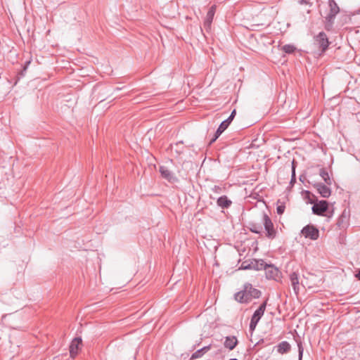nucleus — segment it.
Segmentation results:
<instances>
[{"label": "nucleus", "instance_id": "1", "mask_svg": "<svg viewBox=\"0 0 360 360\" xmlns=\"http://www.w3.org/2000/svg\"><path fill=\"white\" fill-rule=\"evenodd\" d=\"M260 295L259 290L252 288L250 283H246L243 290L235 294V299L240 303H248L252 299L259 298Z\"/></svg>", "mask_w": 360, "mask_h": 360}, {"label": "nucleus", "instance_id": "27", "mask_svg": "<svg viewBox=\"0 0 360 360\" xmlns=\"http://www.w3.org/2000/svg\"><path fill=\"white\" fill-rule=\"evenodd\" d=\"M299 347V359L300 360L302 359V353H303V349L300 345H298Z\"/></svg>", "mask_w": 360, "mask_h": 360}, {"label": "nucleus", "instance_id": "11", "mask_svg": "<svg viewBox=\"0 0 360 360\" xmlns=\"http://www.w3.org/2000/svg\"><path fill=\"white\" fill-rule=\"evenodd\" d=\"M215 6H212L209 9L204 22V26L207 30H210L211 28V24L213 20Z\"/></svg>", "mask_w": 360, "mask_h": 360}, {"label": "nucleus", "instance_id": "14", "mask_svg": "<svg viewBox=\"0 0 360 360\" xmlns=\"http://www.w3.org/2000/svg\"><path fill=\"white\" fill-rule=\"evenodd\" d=\"M290 279L291 282V285L292 286L293 290L296 295L298 294L300 287H299V278L297 273L293 272L290 276Z\"/></svg>", "mask_w": 360, "mask_h": 360}, {"label": "nucleus", "instance_id": "6", "mask_svg": "<svg viewBox=\"0 0 360 360\" xmlns=\"http://www.w3.org/2000/svg\"><path fill=\"white\" fill-rule=\"evenodd\" d=\"M159 172H160L161 176L169 182L174 183L176 182L178 180L174 174L165 165L160 167Z\"/></svg>", "mask_w": 360, "mask_h": 360}, {"label": "nucleus", "instance_id": "9", "mask_svg": "<svg viewBox=\"0 0 360 360\" xmlns=\"http://www.w3.org/2000/svg\"><path fill=\"white\" fill-rule=\"evenodd\" d=\"M314 187L323 198H328L331 194V191L329 187L323 184L317 183L314 185Z\"/></svg>", "mask_w": 360, "mask_h": 360}, {"label": "nucleus", "instance_id": "15", "mask_svg": "<svg viewBox=\"0 0 360 360\" xmlns=\"http://www.w3.org/2000/svg\"><path fill=\"white\" fill-rule=\"evenodd\" d=\"M229 124L226 120L223 121L217 129L214 138L211 140L210 143L214 142L218 137L226 129Z\"/></svg>", "mask_w": 360, "mask_h": 360}, {"label": "nucleus", "instance_id": "30", "mask_svg": "<svg viewBox=\"0 0 360 360\" xmlns=\"http://www.w3.org/2000/svg\"><path fill=\"white\" fill-rule=\"evenodd\" d=\"M214 190H215L217 192H218V190H220V188L219 186H214Z\"/></svg>", "mask_w": 360, "mask_h": 360}, {"label": "nucleus", "instance_id": "24", "mask_svg": "<svg viewBox=\"0 0 360 360\" xmlns=\"http://www.w3.org/2000/svg\"><path fill=\"white\" fill-rule=\"evenodd\" d=\"M236 115V110H233L232 111V112L231 113L230 116L226 119L225 120L226 122H228V124H230V123L231 122V121L233 120L234 117Z\"/></svg>", "mask_w": 360, "mask_h": 360}, {"label": "nucleus", "instance_id": "8", "mask_svg": "<svg viewBox=\"0 0 360 360\" xmlns=\"http://www.w3.org/2000/svg\"><path fill=\"white\" fill-rule=\"evenodd\" d=\"M82 345V339L80 338H75L70 345V356L74 358L78 353Z\"/></svg>", "mask_w": 360, "mask_h": 360}, {"label": "nucleus", "instance_id": "2", "mask_svg": "<svg viewBox=\"0 0 360 360\" xmlns=\"http://www.w3.org/2000/svg\"><path fill=\"white\" fill-rule=\"evenodd\" d=\"M262 221L264 224V228L266 232V236L269 238H274L276 234V231L274 227V224L269 217V216L266 214H263Z\"/></svg>", "mask_w": 360, "mask_h": 360}, {"label": "nucleus", "instance_id": "7", "mask_svg": "<svg viewBox=\"0 0 360 360\" xmlns=\"http://www.w3.org/2000/svg\"><path fill=\"white\" fill-rule=\"evenodd\" d=\"M328 209V202L326 200H320L315 203L312 207V211L314 214L318 215H323V214Z\"/></svg>", "mask_w": 360, "mask_h": 360}, {"label": "nucleus", "instance_id": "23", "mask_svg": "<svg viewBox=\"0 0 360 360\" xmlns=\"http://www.w3.org/2000/svg\"><path fill=\"white\" fill-rule=\"evenodd\" d=\"M251 231L256 233H260L262 231V228L261 226L254 225L251 229Z\"/></svg>", "mask_w": 360, "mask_h": 360}, {"label": "nucleus", "instance_id": "12", "mask_svg": "<svg viewBox=\"0 0 360 360\" xmlns=\"http://www.w3.org/2000/svg\"><path fill=\"white\" fill-rule=\"evenodd\" d=\"M266 302L265 301L254 312L251 319H252L253 321H255L256 322H259V321L260 320L261 317L263 316V314L264 313V311H265V309H266Z\"/></svg>", "mask_w": 360, "mask_h": 360}, {"label": "nucleus", "instance_id": "26", "mask_svg": "<svg viewBox=\"0 0 360 360\" xmlns=\"http://www.w3.org/2000/svg\"><path fill=\"white\" fill-rule=\"evenodd\" d=\"M257 323L258 322H256V321H253L252 319H251V321L250 323V329L251 330H254L257 326Z\"/></svg>", "mask_w": 360, "mask_h": 360}, {"label": "nucleus", "instance_id": "5", "mask_svg": "<svg viewBox=\"0 0 360 360\" xmlns=\"http://www.w3.org/2000/svg\"><path fill=\"white\" fill-rule=\"evenodd\" d=\"M266 276L268 279L277 280L281 277V272L274 265L266 264L264 268Z\"/></svg>", "mask_w": 360, "mask_h": 360}, {"label": "nucleus", "instance_id": "22", "mask_svg": "<svg viewBox=\"0 0 360 360\" xmlns=\"http://www.w3.org/2000/svg\"><path fill=\"white\" fill-rule=\"evenodd\" d=\"M240 269H252V260L250 262L245 261L242 263Z\"/></svg>", "mask_w": 360, "mask_h": 360}, {"label": "nucleus", "instance_id": "20", "mask_svg": "<svg viewBox=\"0 0 360 360\" xmlns=\"http://www.w3.org/2000/svg\"><path fill=\"white\" fill-rule=\"evenodd\" d=\"M319 174L327 185L330 186L332 184V181L330 178V176L325 169H321L320 170Z\"/></svg>", "mask_w": 360, "mask_h": 360}, {"label": "nucleus", "instance_id": "21", "mask_svg": "<svg viewBox=\"0 0 360 360\" xmlns=\"http://www.w3.org/2000/svg\"><path fill=\"white\" fill-rule=\"evenodd\" d=\"M282 50L286 53H292L295 50V47L291 44H286L282 47Z\"/></svg>", "mask_w": 360, "mask_h": 360}, {"label": "nucleus", "instance_id": "28", "mask_svg": "<svg viewBox=\"0 0 360 360\" xmlns=\"http://www.w3.org/2000/svg\"><path fill=\"white\" fill-rule=\"evenodd\" d=\"M356 277L358 278L359 280H360V269L359 270L358 273L356 274Z\"/></svg>", "mask_w": 360, "mask_h": 360}, {"label": "nucleus", "instance_id": "16", "mask_svg": "<svg viewBox=\"0 0 360 360\" xmlns=\"http://www.w3.org/2000/svg\"><path fill=\"white\" fill-rule=\"evenodd\" d=\"M266 264L262 259H252V269L256 271H259L262 269H264Z\"/></svg>", "mask_w": 360, "mask_h": 360}, {"label": "nucleus", "instance_id": "18", "mask_svg": "<svg viewBox=\"0 0 360 360\" xmlns=\"http://www.w3.org/2000/svg\"><path fill=\"white\" fill-rule=\"evenodd\" d=\"M290 349V345L286 341H283L278 345L277 351L278 353L283 354L289 352Z\"/></svg>", "mask_w": 360, "mask_h": 360}, {"label": "nucleus", "instance_id": "29", "mask_svg": "<svg viewBox=\"0 0 360 360\" xmlns=\"http://www.w3.org/2000/svg\"><path fill=\"white\" fill-rule=\"evenodd\" d=\"M200 350H198L197 352H195V354H193V357H197V354L200 353Z\"/></svg>", "mask_w": 360, "mask_h": 360}, {"label": "nucleus", "instance_id": "25", "mask_svg": "<svg viewBox=\"0 0 360 360\" xmlns=\"http://www.w3.org/2000/svg\"><path fill=\"white\" fill-rule=\"evenodd\" d=\"M284 210H285L284 205H278L276 208V211L278 214H282L284 212Z\"/></svg>", "mask_w": 360, "mask_h": 360}, {"label": "nucleus", "instance_id": "4", "mask_svg": "<svg viewBox=\"0 0 360 360\" xmlns=\"http://www.w3.org/2000/svg\"><path fill=\"white\" fill-rule=\"evenodd\" d=\"M350 218V211L349 209H344L341 215L339 217L337 225L340 229H346L349 225Z\"/></svg>", "mask_w": 360, "mask_h": 360}, {"label": "nucleus", "instance_id": "17", "mask_svg": "<svg viewBox=\"0 0 360 360\" xmlns=\"http://www.w3.org/2000/svg\"><path fill=\"white\" fill-rule=\"evenodd\" d=\"M217 205L222 208H228L231 205V201L224 195L218 198Z\"/></svg>", "mask_w": 360, "mask_h": 360}, {"label": "nucleus", "instance_id": "13", "mask_svg": "<svg viewBox=\"0 0 360 360\" xmlns=\"http://www.w3.org/2000/svg\"><path fill=\"white\" fill-rule=\"evenodd\" d=\"M238 344V340L235 336H228L226 338L224 345L226 348L233 350Z\"/></svg>", "mask_w": 360, "mask_h": 360}, {"label": "nucleus", "instance_id": "10", "mask_svg": "<svg viewBox=\"0 0 360 360\" xmlns=\"http://www.w3.org/2000/svg\"><path fill=\"white\" fill-rule=\"evenodd\" d=\"M316 41H317L323 51H325L327 49L329 42L327 36L324 32H320L317 35Z\"/></svg>", "mask_w": 360, "mask_h": 360}, {"label": "nucleus", "instance_id": "19", "mask_svg": "<svg viewBox=\"0 0 360 360\" xmlns=\"http://www.w3.org/2000/svg\"><path fill=\"white\" fill-rule=\"evenodd\" d=\"M329 6L330 8V15L332 17H334L336 14L339 13V7L337 5V4L333 0H330L329 1Z\"/></svg>", "mask_w": 360, "mask_h": 360}, {"label": "nucleus", "instance_id": "31", "mask_svg": "<svg viewBox=\"0 0 360 360\" xmlns=\"http://www.w3.org/2000/svg\"><path fill=\"white\" fill-rule=\"evenodd\" d=\"M292 175H295V170L292 171Z\"/></svg>", "mask_w": 360, "mask_h": 360}, {"label": "nucleus", "instance_id": "3", "mask_svg": "<svg viewBox=\"0 0 360 360\" xmlns=\"http://www.w3.org/2000/svg\"><path fill=\"white\" fill-rule=\"evenodd\" d=\"M301 232L305 238H309L311 240H316L319 236L318 229L311 225L304 226Z\"/></svg>", "mask_w": 360, "mask_h": 360}]
</instances>
